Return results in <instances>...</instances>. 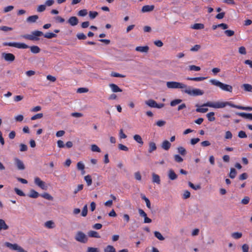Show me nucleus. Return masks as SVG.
<instances>
[{"label":"nucleus","instance_id":"de8ad7c7","mask_svg":"<svg viewBox=\"0 0 252 252\" xmlns=\"http://www.w3.org/2000/svg\"><path fill=\"white\" fill-rule=\"evenodd\" d=\"M111 76L112 77H120V78H124L126 77L125 75L120 74V73L116 72H112L111 73Z\"/></svg>","mask_w":252,"mask_h":252},{"label":"nucleus","instance_id":"4c0bfd02","mask_svg":"<svg viewBox=\"0 0 252 252\" xmlns=\"http://www.w3.org/2000/svg\"><path fill=\"white\" fill-rule=\"evenodd\" d=\"M84 180H85V181L86 182L87 184V185L88 186H90L92 185V177L90 175H88L84 177Z\"/></svg>","mask_w":252,"mask_h":252},{"label":"nucleus","instance_id":"774afa93","mask_svg":"<svg viewBox=\"0 0 252 252\" xmlns=\"http://www.w3.org/2000/svg\"><path fill=\"white\" fill-rule=\"evenodd\" d=\"M201 48L200 45H195L193 47H192L190 50L192 52H195L198 51Z\"/></svg>","mask_w":252,"mask_h":252},{"label":"nucleus","instance_id":"c9c22d12","mask_svg":"<svg viewBox=\"0 0 252 252\" xmlns=\"http://www.w3.org/2000/svg\"><path fill=\"white\" fill-rule=\"evenodd\" d=\"M133 139L137 143H139V144H140L141 145L143 144V141L142 140V139L141 137L139 135H138V134L134 135V136H133Z\"/></svg>","mask_w":252,"mask_h":252},{"label":"nucleus","instance_id":"b1692460","mask_svg":"<svg viewBox=\"0 0 252 252\" xmlns=\"http://www.w3.org/2000/svg\"><path fill=\"white\" fill-rule=\"evenodd\" d=\"M15 47L19 49H27L29 48V46L24 43L15 42Z\"/></svg>","mask_w":252,"mask_h":252},{"label":"nucleus","instance_id":"1a4fd4ad","mask_svg":"<svg viewBox=\"0 0 252 252\" xmlns=\"http://www.w3.org/2000/svg\"><path fill=\"white\" fill-rule=\"evenodd\" d=\"M34 184L40 188L41 189L44 190H46L47 189V186L46 185V184L44 182L41 180V179L38 177H35L34 180Z\"/></svg>","mask_w":252,"mask_h":252},{"label":"nucleus","instance_id":"9b49d317","mask_svg":"<svg viewBox=\"0 0 252 252\" xmlns=\"http://www.w3.org/2000/svg\"><path fill=\"white\" fill-rule=\"evenodd\" d=\"M15 164L17 168L20 170H23L25 169V165L23 162L18 158L14 159Z\"/></svg>","mask_w":252,"mask_h":252},{"label":"nucleus","instance_id":"4468645a","mask_svg":"<svg viewBox=\"0 0 252 252\" xmlns=\"http://www.w3.org/2000/svg\"><path fill=\"white\" fill-rule=\"evenodd\" d=\"M110 88H111L112 91L114 93H117V92H122V90L120 89L118 86L115 84H110L109 85Z\"/></svg>","mask_w":252,"mask_h":252},{"label":"nucleus","instance_id":"dca6fc26","mask_svg":"<svg viewBox=\"0 0 252 252\" xmlns=\"http://www.w3.org/2000/svg\"><path fill=\"white\" fill-rule=\"evenodd\" d=\"M152 175V182L154 183H156L158 185H159L160 184V179L159 176L155 173H153Z\"/></svg>","mask_w":252,"mask_h":252},{"label":"nucleus","instance_id":"2f4dec72","mask_svg":"<svg viewBox=\"0 0 252 252\" xmlns=\"http://www.w3.org/2000/svg\"><path fill=\"white\" fill-rule=\"evenodd\" d=\"M214 116L215 113L213 112H209L206 115L208 120L210 122H213L215 120V117Z\"/></svg>","mask_w":252,"mask_h":252},{"label":"nucleus","instance_id":"473e14b6","mask_svg":"<svg viewBox=\"0 0 252 252\" xmlns=\"http://www.w3.org/2000/svg\"><path fill=\"white\" fill-rule=\"evenodd\" d=\"M204 28V25L201 23H196L191 26V28L195 30L203 29Z\"/></svg>","mask_w":252,"mask_h":252},{"label":"nucleus","instance_id":"6e6d98bb","mask_svg":"<svg viewBox=\"0 0 252 252\" xmlns=\"http://www.w3.org/2000/svg\"><path fill=\"white\" fill-rule=\"evenodd\" d=\"M55 20L56 21V22L60 23H63L64 22L65 20L64 18L61 17L60 16H57L55 17Z\"/></svg>","mask_w":252,"mask_h":252},{"label":"nucleus","instance_id":"864d4df0","mask_svg":"<svg viewBox=\"0 0 252 252\" xmlns=\"http://www.w3.org/2000/svg\"><path fill=\"white\" fill-rule=\"evenodd\" d=\"M189 186L192 189H194V190H197V189H200V185H196V186H195L193 184H192L191 182H189Z\"/></svg>","mask_w":252,"mask_h":252},{"label":"nucleus","instance_id":"4d7b16f0","mask_svg":"<svg viewBox=\"0 0 252 252\" xmlns=\"http://www.w3.org/2000/svg\"><path fill=\"white\" fill-rule=\"evenodd\" d=\"M13 29L12 28L7 27V26H0V31H2L3 32H8L12 31Z\"/></svg>","mask_w":252,"mask_h":252},{"label":"nucleus","instance_id":"13d9d810","mask_svg":"<svg viewBox=\"0 0 252 252\" xmlns=\"http://www.w3.org/2000/svg\"><path fill=\"white\" fill-rule=\"evenodd\" d=\"M88 213L87 205H85L82 210L81 215L83 217H86Z\"/></svg>","mask_w":252,"mask_h":252},{"label":"nucleus","instance_id":"72a5a7b5","mask_svg":"<svg viewBox=\"0 0 252 252\" xmlns=\"http://www.w3.org/2000/svg\"><path fill=\"white\" fill-rule=\"evenodd\" d=\"M201 68L199 66L195 65H190L188 66V70L189 71H199Z\"/></svg>","mask_w":252,"mask_h":252},{"label":"nucleus","instance_id":"20e7f679","mask_svg":"<svg viewBox=\"0 0 252 252\" xmlns=\"http://www.w3.org/2000/svg\"><path fill=\"white\" fill-rule=\"evenodd\" d=\"M184 93L191 96L202 95L204 94L203 91L199 89H191V87L187 86L185 90L182 91Z\"/></svg>","mask_w":252,"mask_h":252},{"label":"nucleus","instance_id":"4be33fe9","mask_svg":"<svg viewBox=\"0 0 252 252\" xmlns=\"http://www.w3.org/2000/svg\"><path fill=\"white\" fill-rule=\"evenodd\" d=\"M39 194L38 193V192L34 189H31L30 190L29 194L28 195V196L32 198H36L39 196Z\"/></svg>","mask_w":252,"mask_h":252},{"label":"nucleus","instance_id":"9d476101","mask_svg":"<svg viewBox=\"0 0 252 252\" xmlns=\"http://www.w3.org/2000/svg\"><path fill=\"white\" fill-rule=\"evenodd\" d=\"M2 57L7 62H12L15 59V56L12 53H3Z\"/></svg>","mask_w":252,"mask_h":252},{"label":"nucleus","instance_id":"f3484780","mask_svg":"<svg viewBox=\"0 0 252 252\" xmlns=\"http://www.w3.org/2000/svg\"><path fill=\"white\" fill-rule=\"evenodd\" d=\"M237 115L239 116H241L244 118L252 120V114H251V113H246L244 112H239V113H237Z\"/></svg>","mask_w":252,"mask_h":252},{"label":"nucleus","instance_id":"aec40b11","mask_svg":"<svg viewBox=\"0 0 252 252\" xmlns=\"http://www.w3.org/2000/svg\"><path fill=\"white\" fill-rule=\"evenodd\" d=\"M171 146V143L168 140H164L161 144V148L165 150H168Z\"/></svg>","mask_w":252,"mask_h":252},{"label":"nucleus","instance_id":"f257e3e1","mask_svg":"<svg viewBox=\"0 0 252 252\" xmlns=\"http://www.w3.org/2000/svg\"><path fill=\"white\" fill-rule=\"evenodd\" d=\"M226 106H230V107L232 108H235L238 109L240 110H247V111H252V107H245L240 105H236L234 104L233 103L228 102V101H225V102H220V101H217V102H211V101H208L205 103H204L201 106H208L210 107H212L216 109L218 108H222L225 107Z\"/></svg>","mask_w":252,"mask_h":252},{"label":"nucleus","instance_id":"a878e982","mask_svg":"<svg viewBox=\"0 0 252 252\" xmlns=\"http://www.w3.org/2000/svg\"><path fill=\"white\" fill-rule=\"evenodd\" d=\"M38 19V16L37 15H34L30 16L27 19V21L30 23H34L36 21V20Z\"/></svg>","mask_w":252,"mask_h":252},{"label":"nucleus","instance_id":"e433bc0d","mask_svg":"<svg viewBox=\"0 0 252 252\" xmlns=\"http://www.w3.org/2000/svg\"><path fill=\"white\" fill-rule=\"evenodd\" d=\"M237 174L236 170L234 168H231L229 176L231 179H234Z\"/></svg>","mask_w":252,"mask_h":252},{"label":"nucleus","instance_id":"2eb2a0df","mask_svg":"<svg viewBox=\"0 0 252 252\" xmlns=\"http://www.w3.org/2000/svg\"><path fill=\"white\" fill-rule=\"evenodd\" d=\"M149 50V47L148 46H137L135 48V50L141 53H147Z\"/></svg>","mask_w":252,"mask_h":252},{"label":"nucleus","instance_id":"6e6552de","mask_svg":"<svg viewBox=\"0 0 252 252\" xmlns=\"http://www.w3.org/2000/svg\"><path fill=\"white\" fill-rule=\"evenodd\" d=\"M145 104L151 108H161L164 106V103L158 104L155 100L151 99L146 100Z\"/></svg>","mask_w":252,"mask_h":252},{"label":"nucleus","instance_id":"c756f323","mask_svg":"<svg viewBox=\"0 0 252 252\" xmlns=\"http://www.w3.org/2000/svg\"><path fill=\"white\" fill-rule=\"evenodd\" d=\"M104 252H116V251L113 246L108 245L104 248Z\"/></svg>","mask_w":252,"mask_h":252},{"label":"nucleus","instance_id":"ddd939ff","mask_svg":"<svg viewBox=\"0 0 252 252\" xmlns=\"http://www.w3.org/2000/svg\"><path fill=\"white\" fill-rule=\"evenodd\" d=\"M67 23L72 26H75L78 24V19L75 16H72L68 19Z\"/></svg>","mask_w":252,"mask_h":252},{"label":"nucleus","instance_id":"680f3d73","mask_svg":"<svg viewBox=\"0 0 252 252\" xmlns=\"http://www.w3.org/2000/svg\"><path fill=\"white\" fill-rule=\"evenodd\" d=\"M28 147L26 144H21L20 145V151L21 152H25L27 151Z\"/></svg>","mask_w":252,"mask_h":252},{"label":"nucleus","instance_id":"393cba45","mask_svg":"<svg viewBox=\"0 0 252 252\" xmlns=\"http://www.w3.org/2000/svg\"><path fill=\"white\" fill-rule=\"evenodd\" d=\"M77 168L79 170H81L82 171V174H84L85 173V165L82 161H79L77 163Z\"/></svg>","mask_w":252,"mask_h":252},{"label":"nucleus","instance_id":"bb28decb","mask_svg":"<svg viewBox=\"0 0 252 252\" xmlns=\"http://www.w3.org/2000/svg\"><path fill=\"white\" fill-rule=\"evenodd\" d=\"M44 226L47 228H53L55 227V223L52 220L47 221L45 224Z\"/></svg>","mask_w":252,"mask_h":252},{"label":"nucleus","instance_id":"f8f14e48","mask_svg":"<svg viewBox=\"0 0 252 252\" xmlns=\"http://www.w3.org/2000/svg\"><path fill=\"white\" fill-rule=\"evenodd\" d=\"M155 8L154 5H146L142 7L141 12L142 13H146L152 11Z\"/></svg>","mask_w":252,"mask_h":252},{"label":"nucleus","instance_id":"58836bf2","mask_svg":"<svg viewBox=\"0 0 252 252\" xmlns=\"http://www.w3.org/2000/svg\"><path fill=\"white\" fill-rule=\"evenodd\" d=\"M231 236L235 239H238L242 237V233L239 232L232 233Z\"/></svg>","mask_w":252,"mask_h":252},{"label":"nucleus","instance_id":"39448f33","mask_svg":"<svg viewBox=\"0 0 252 252\" xmlns=\"http://www.w3.org/2000/svg\"><path fill=\"white\" fill-rule=\"evenodd\" d=\"M166 86L169 89H184L187 88V85L180 82L175 81H169L166 82Z\"/></svg>","mask_w":252,"mask_h":252},{"label":"nucleus","instance_id":"f704fd0d","mask_svg":"<svg viewBox=\"0 0 252 252\" xmlns=\"http://www.w3.org/2000/svg\"><path fill=\"white\" fill-rule=\"evenodd\" d=\"M44 37L48 39H51L54 37H56L57 35L55 33L52 32H46L45 34L43 33Z\"/></svg>","mask_w":252,"mask_h":252},{"label":"nucleus","instance_id":"5fc2aeb1","mask_svg":"<svg viewBox=\"0 0 252 252\" xmlns=\"http://www.w3.org/2000/svg\"><path fill=\"white\" fill-rule=\"evenodd\" d=\"M224 33L228 37H231L234 35V32L232 30H226L224 31Z\"/></svg>","mask_w":252,"mask_h":252},{"label":"nucleus","instance_id":"a19ab883","mask_svg":"<svg viewBox=\"0 0 252 252\" xmlns=\"http://www.w3.org/2000/svg\"><path fill=\"white\" fill-rule=\"evenodd\" d=\"M243 87L245 91L247 92H252V86L248 84L243 85Z\"/></svg>","mask_w":252,"mask_h":252},{"label":"nucleus","instance_id":"6ab92c4d","mask_svg":"<svg viewBox=\"0 0 252 252\" xmlns=\"http://www.w3.org/2000/svg\"><path fill=\"white\" fill-rule=\"evenodd\" d=\"M9 228V226L6 224L5 221L2 219H0V231L1 230H6Z\"/></svg>","mask_w":252,"mask_h":252},{"label":"nucleus","instance_id":"423d86ee","mask_svg":"<svg viewBox=\"0 0 252 252\" xmlns=\"http://www.w3.org/2000/svg\"><path fill=\"white\" fill-rule=\"evenodd\" d=\"M75 239L81 243L85 244L88 241L87 235L82 231H78L75 236Z\"/></svg>","mask_w":252,"mask_h":252},{"label":"nucleus","instance_id":"49530a36","mask_svg":"<svg viewBox=\"0 0 252 252\" xmlns=\"http://www.w3.org/2000/svg\"><path fill=\"white\" fill-rule=\"evenodd\" d=\"M43 114L42 113H38L37 114L34 115V116L31 117V120H35L36 119H41L43 117Z\"/></svg>","mask_w":252,"mask_h":252},{"label":"nucleus","instance_id":"3c124183","mask_svg":"<svg viewBox=\"0 0 252 252\" xmlns=\"http://www.w3.org/2000/svg\"><path fill=\"white\" fill-rule=\"evenodd\" d=\"M87 13H88L87 10L84 9H82V10H80V11H79V12L78 13V15L80 16L84 17V16H85L86 15H87Z\"/></svg>","mask_w":252,"mask_h":252},{"label":"nucleus","instance_id":"37998d69","mask_svg":"<svg viewBox=\"0 0 252 252\" xmlns=\"http://www.w3.org/2000/svg\"><path fill=\"white\" fill-rule=\"evenodd\" d=\"M177 150L178 152L182 156H185L187 154L186 149L183 147H179Z\"/></svg>","mask_w":252,"mask_h":252},{"label":"nucleus","instance_id":"5701e85b","mask_svg":"<svg viewBox=\"0 0 252 252\" xmlns=\"http://www.w3.org/2000/svg\"><path fill=\"white\" fill-rule=\"evenodd\" d=\"M157 149V146L154 142H151L149 144V149L148 152L150 153H152L153 151H155Z\"/></svg>","mask_w":252,"mask_h":252},{"label":"nucleus","instance_id":"603ef678","mask_svg":"<svg viewBox=\"0 0 252 252\" xmlns=\"http://www.w3.org/2000/svg\"><path fill=\"white\" fill-rule=\"evenodd\" d=\"M98 15V13L96 11H90L89 16L91 19H94Z\"/></svg>","mask_w":252,"mask_h":252},{"label":"nucleus","instance_id":"e2e57ef3","mask_svg":"<svg viewBox=\"0 0 252 252\" xmlns=\"http://www.w3.org/2000/svg\"><path fill=\"white\" fill-rule=\"evenodd\" d=\"M208 111V109L207 108H197L196 109V111L199 113H205Z\"/></svg>","mask_w":252,"mask_h":252},{"label":"nucleus","instance_id":"ea45409f","mask_svg":"<svg viewBox=\"0 0 252 252\" xmlns=\"http://www.w3.org/2000/svg\"><path fill=\"white\" fill-rule=\"evenodd\" d=\"M154 235L157 238H158V240L160 241H163L164 240V238L163 237L161 234L158 231H155Z\"/></svg>","mask_w":252,"mask_h":252},{"label":"nucleus","instance_id":"f03ea898","mask_svg":"<svg viewBox=\"0 0 252 252\" xmlns=\"http://www.w3.org/2000/svg\"><path fill=\"white\" fill-rule=\"evenodd\" d=\"M210 82L212 85L219 87L223 91L230 93L232 92L233 88L230 85L223 84L216 79H211L210 80Z\"/></svg>","mask_w":252,"mask_h":252},{"label":"nucleus","instance_id":"0eeeda50","mask_svg":"<svg viewBox=\"0 0 252 252\" xmlns=\"http://www.w3.org/2000/svg\"><path fill=\"white\" fill-rule=\"evenodd\" d=\"M5 246L12 250L17 251V252H28L17 244H13L9 242H6L5 243Z\"/></svg>","mask_w":252,"mask_h":252},{"label":"nucleus","instance_id":"79ce46f5","mask_svg":"<svg viewBox=\"0 0 252 252\" xmlns=\"http://www.w3.org/2000/svg\"><path fill=\"white\" fill-rule=\"evenodd\" d=\"M41 196L48 200H52L53 199V197L48 193H44L42 194Z\"/></svg>","mask_w":252,"mask_h":252},{"label":"nucleus","instance_id":"bf43d9fd","mask_svg":"<svg viewBox=\"0 0 252 252\" xmlns=\"http://www.w3.org/2000/svg\"><path fill=\"white\" fill-rule=\"evenodd\" d=\"M77 37L79 39L85 40L87 38V36L83 33H79L77 34Z\"/></svg>","mask_w":252,"mask_h":252},{"label":"nucleus","instance_id":"a18cd8bd","mask_svg":"<svg viewBox=\"0 0 252 252\" xmlns=\"http://www.w3.org/2000/svg\"><path fill=\"white\" fill-rule=\"evenodd\" d=\"M91 150L93 152H95L99 153L101 152L100 148L95 144H93L91 145Z\"/></svg>","mask_w":252,"mask_h":252},{"label":"nucleus","instance_id":"7c9ffc66","mask_svg":"<svg viewBox=\"0 0 252 252\" xmlns=\"http://www.w3.org/2000/svg\"><path fill=\"white\" fill-rule=\"evenodd\" d=\"M207 78L204 77H188L187 80L194 81H201Z\"/></svg>","mask_w":252,"mask_h":252},{"label":"nucleus","instance_id":"c03bdc74","mask_svg":"<svg viewBox=\"0 0 252 252\" xmlns=\"http://www.w3.org/2000/svg\"><path fill=\"white\" fill-rule=\"evenodd\" d=\"M182 101V99H176L171 101L170 105L171 106H175L176 105L180 103Z\"/></svg>","mask_w":252,"mask_h":252},{"label":"nucleus","instance_id":"c85d7f7f","mask_svg":"<svg viewBox=\"0 0 252 252\" xmlns=\"http://www.w3.org/2000/svg\"><path fill=\"white\" fill-rule=\"evenodd\" d=\"M31 51L33 54H37L40 52V49L37 46H32L30 47Z\"/></svg>","mask_w":252,"mask_h":252},{"label":"nucleus","instance_id":"052dcab7","mask_svg":"<svg viewBox=\"0 0 252 252\" xmlns=\"http://www.w3.org/2000/svg\"><path fill=\"white\" fill-rule=\"evenodd\" d=\"M174 158L175 160L177 162H181L183 161V158L178 155H175Z\"/></svg>","mask_w":252,"mask_h":252},{"label":"nucleus","instance_id":"69168bd1","mask_svg":"<svg viewBox=\"0 0 252 252\" xmlns=\"http://www.w3.org/2000/svg\"><path fill=\"white\" fill-rule=\"evenodd\" d=\"M247 135L244 131L241 130L238 133V137L241 138H244L247 137Z\"/></svg>","mask_w":252,"mask_h":252},{"label":"nucleus","instance_id":"a211bd4d","mask_svg":"<svg viewBox=\"0 0 252 252\" xmlns=\"http://www.w3.org/2000/svg\"><path fill=\"white\" fill-rule=\"evenodd\" d=\"M168 178L171 180H176L177 178V175L172 169H170L168 173Z\"/></svg>","mask_w":252,"mask_h":252},{"label":"nucleus","instance_id":"8fccbe9b","mask_svg":"<svg viewBox=\"0 0 252 252\" xmlns=\"http://www.w3.org/2000/svg\"><path fill=\"white\" fill-rule=\"evenodd\" d=\"M14 190L15 192H16V193L17 194H18V195L21 196H25V194L23 192V191H22L21 190L19 189L15 188L14 189Z\"/></svg>","mask_w":252,"mask_h":252},{"label":"nucleus","instance_id":"0e129e2a","mask_svg":"<svg viewBox=\"0 0 252 252\" xmlns=\"http://www.w3.org/2000/svg\"><path fill=\"white\" fill-rule=\"evenodd\" d=\"M87 252H99V250L97 248L88 247Z\"/></svg>","mask_w":252,"mask_h":252},{"label":"nucleus","instance_id":"7ed1b4c3","mask_svg":"<svg viewBox=\"0 0 252 252\" xmlns=\"http://www.w3.org/2000/svg\"><path fill=\"white\" fill-rule=\"evenodd\" d=\"M43 35V32L39 31H34L32 32L31 34H25L23 36L25 39L32 41H37L39 40V36Z\"/></svg>","mask_w":252,"mask_h":252},{"label":"nucleus","instance_id":"338daca9","mask_svg":"<svg viewBox=\"0 0 252 252\" xmlns=\"http://www.w3.org/2000/svg\"><path fill=\"white\" fill-rule=\"evenodd\" d=\"M118 147L120 150L122 151H127L128 150V148L126 146L122 144H119Z\"/></svg>","mask_w":252,"mask_h":252},{"label":"nucleus","instance_id":"412c9836","mask_svg":"<svg viewBox=\"0 0 252 252\" xmlns=\"http://www.w3.org/2000/svg\"><path fill=\"white\" fill-rule=\"evenodd\" d=\"M88 236L90 237L100 238V236L99 233L95 231L91 230L88 232Z\"/></svg>","mask_w":252,"mask_h":252},{"label":"nucleus","instance_id":"cd10ccee","mask_svg":"<svg viewBox=\"0 0 252 252\" xmlns=\"http://www.w3.org/2000/svg\"><path fill=\"white\" fill-rule=\"evenodd\" d=\"M141 198L145 201L147 207L149 209H151V202H150L149 199L147 197H146L145 195H144L143 194H141Z\"/></svg>","mask_w":252,"mask_h":252},{"label":"nucleus","instance_id":"09e8293b","mask_svg":"<svg viewBox=\"0 0 252 252\" xmlns=\"http://www.w3.org/2000/svg\"><path fill=\"white\" fill-rule=\"evenodd\" d=\"M83 187H84V185L83 184H80V185H78L77 187L74 189V190L73 191V193L74 194H76V193H78V192L82 190L83 189Z\"/></svg>","mask_w":252,"mask_h":252}]
</instances>
